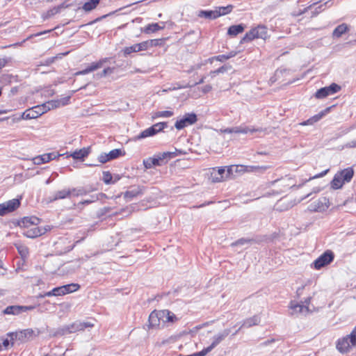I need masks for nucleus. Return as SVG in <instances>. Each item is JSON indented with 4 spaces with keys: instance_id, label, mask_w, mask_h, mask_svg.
Listing matches in <instances>:
<instances>
[{
    "instance_id": "c03bdc74",
    "label": "nucleus",
    "mask_w": 356,
    "mask_h": 356,
    "mask_svg": "<svg viewBox=\"0 0 356 356\" xmlns=\"http://www.w3.org/2000/svg\"><path fill=\"white\" fill-rule=\"evenodd\" d=\"M163 312V323H173L177 320L176 316L168 310H162Z\"/></svg>"
},
{
    "instance_id": "6e6d98bb",
    "label": "nucleus",
    "mask_w": 356,
    "mask_h": 356,
    "mask_svg": "<svg viewBox=\"0 0 356 356\" xmlns=\"http://www.w3.org/2000/svg\"><path fill=\"white\" fill-rule=\"evenodd\" d=\"M233 133L235 134H246L248 132L251 131L252 132L251 129H250L248 127H232Z\"/></svg>"
},
{
    "instance_id": "cd10ccee",
    "label": "nucleus",
    "mask_w": 356,
    "mask_h": 356,
    "mask_svg": "<svg viewBox=\"0 0 356 356\" xmlns=\"http://www.w3.org/2000/svg\"><path fill=\"white\" fill-rule=\"evenodd\" d=\"M245 25L243 24H238L232 25L228 28L227 35L231 37H234L244 31Z\"/></svg>"
},
{
    "instance_id": "423d86ee",
    "label": "nucleus",
    "mask_w": 356,
    "mask_h": 356,
    "mask_svg": "<svg viewBox=\"0 0 356 356\" xmlns=\"http://www.w3.org/2000/svg\"><path fill=\"white\" fill-rule=\"evenodd\" d=\"M261 38L264 41L267 38V28L264 25H259L252 28L250 31L247 32L241 38L240 44H244L251 42L254 39Z\"/></svg>"
},
{
    "instance_id": "f8f14e48",
    "label": "nucleus",
    "mask_w": 356,
    "mask_h": 356,
    "mask_svg": "<svg viewBox=\"0 0 356 356\" xmlns=\"http://www.w3.org/2000/svg\"><path fill=\"white\" fill-rule=\"evenodd\" d=\"M341 90V86L335 83H332L329 86L318 89L314 96L317 99H323L329 95H334Z\"/></svg>"
},
{
    "instance_id": "79ce46f5",
    "label": "nucleus",
    "mask_w": 356,
    "mask_h": 356,
    "mask_svg": "<svg viewBox=\"0 0 356 356\" xmlns=\"http://www.w3.org/2000/svg\"><path fill=\"white\" fill-rule=\"evenodd\" d=\"M231 69H232V66L230 65H229V64L224 65L215 70L211 71L210 76H211V78H214L218 74L225 73Z\"/></svg>"
},
{
    "instance_id": "393cba45",
    "label": "nucleus",
    "mask_w": 356,
    "mask_h": 356,
    "mask_svg": "<svg viewBox=\"0 0 356 356\" xmlns=\"http://www.w3.org/2000/svg\"><path fill=\"white\" fill-rule=\"evenodd\" d=\"M260 321V316L259 315H254L252 317L245 319L239 327V329L251 327L252 326L258 325Z\"/></svg>"
},
{
    "instance_id": "20e7f679",
    "label": "nucleus",
    "mask_w": 356,
    "mask_h": 356,
    "mask_svg": "<svg viewBox=\"0 0 356 356\" xmlns=\"http://www.w3.org/2000/svg\"><path fill=\"white\" fill-rule=\"evenodd\" d=\"M40 334V331L38 329L33 330L28 328L17 332H8L7 336L10 337L11 340H18L22 343H24L39 336Z\"/></svg>"
},
{
    "instance_id": "1a4fd4ad",
    "label": "nucleus",
    "mask_w": 356,
    "mask_h": 356,
    "mask_svg": "<svg viewBox=\"0 0 356 356\" xmlns=\"http://www.w3.org/2000/svg\"><path fill=\"white\" fill-rule=\"evenodd\" d=\"M197 120V115L194 112L186 113L181 118L177 120L175 127L177 130H181L188 126L195 124Z\"/></svg>"
},
{
    "instance_id": "4d7b16f0",
    "label": "nucleus",
    "mask_w": 356,
    "mask_h": 356,
    "mask_svg": "<svg viewBox=\"0 0 356 356\" xmlns=\"http://www.w3.org/2000/svg\"><path fill=\"white\" fill-rule=\"evenodd\" d=\"M35 108L40 110V111H42V114L47 113L49 110H51L50 106L49 105V101L46 103H44L41 105L35 106Z\"/></svg>"
},
{
    "instance_id": "bf43d9fd",
    "label": "nucleus",
    "mask_w": 356,
    "mask_h": 356,
    "mask_svg": "<svg viewBox=\"0 0 356 356\" xmlns=\"http://www.w3.org/2000/svg\"><path fill=\"white\" fill-rule=\"evenodd\" d=\"M327 3V2L325 3L324 4H321L318 7L315 8L314 10L312 11V17H315L321 13L325 9L323 7H325Z\"/></svg>"
},
{
    "instance_id": "9b49d317",
    "label": "nucleus",
    "mask_w": 356,
    "mask_h": 356,
    "mask_svg": "<svg viewBox=\"0 0 356 356\" xmlns=\"http://www.w3.org/2000/svg\"><path fill=\"white\" fill-rule=\"evenodd\" d=\"M125 154L124 150L121 149H114L108 153L103 152L100 154L97 159L100 163H106V162L116 159L121 156H124Z\"/></svg>"
},
{
    "instance_id": "c9c22d12",
    "label": "nucleus",
    "mask_w": 356,
    "mask_h": 356,
    "mask_svg": "<svg viewBox=\"0 0 356 356\" xmlns=\"http://www.w3.org/2000/svg\"><path fill=\"white\" fill-rule=\"evenodd\" d=\"M348 31V26L346 24H341L337 26L332 32L334 38H340L343 34Z\"/></svg>"
},
{
    "instance_id": "0eeeda50",
    "label": "nucleus",
    "mask_w": 356,
    "mask_h": 356,
    "mask_svg": "<svg viewBox=\"0 0 356 356\" xmlns=\"http://www.w3.org/2000/svg\"><path fill=\"white\" fill-rule=\"evenodd\" d=\"M355 346H356V337L352 332L350 334L338 339L336 342L337 350L342 354L350 352L351 348Z\"/></svg>"
},
{
    "instance_id": "338daca9",
    "label": "nucleus",
    "mask_w": 356,
    "mask_h": 356,
    "mask_svg": "<svg viewBox=\"0 0 356 356\" xmlns=\"http://www.w3.org/2000/svg\"><path fill=\"white\" fill-rule=\"evenodd\" d=\"M14 340H11L10 338L3 339L2 345L5 348H7L10 345L13 346Z\"/></svg>"
},
{
    "instance_id": "f03ea898",
    "label": "nucleus",
    "mask_w": 356,
    "mask_h": 356,
    "mask_svg": "<svg viewBox=\"0 0 356 356\" xmlns=\"http://www.w3.org/2000/svg\"><path fill=\"white\" fill-rule=\"evenodd\" d=\"M354 175V170L353 168H347L337 172L332 181L330 186L334 190L341 188L344 184L349 183Z\"/></svg>"
},
{
    "instance_id": "4c0bfd02",
    "label": "nucleus",
    "mask_w": 356,
    "mask_h": 356,
    "mask_svg": "<svg viewBox=\"0 0 356 356\" xmlns=\"http://www.w3.org/2000/svg\"><path fill=\"white\" fill-rule=\"evenodd\" d=\"M238 54L237 51H231L227 54H220L216 56L212 57L211 60H216L220 62H224L226 60L232 58L236 56Z\"/></svg>"
},
{
    "instance_id": "a878e982",
    "label": "nucleus",
    "mask_w": 356,
    "mask_h": 356,
    "mask_svg": "<svg viewBox=\"0 0 356 356\" xmlns=\"http://www.w3.org/2000/svg\"><path fill=\"white\" fill-rule=\"evenodd\" d=\"M226 167H219L217 170H213L211 174L213 182L222 181L225 178Z\"/></svg>"
},
{
    "instance_id": "f257e3e1",
    "label": "nucleus",
    "mask_w": 356,
    "mask_h": 356,
    "mask_svg": "<svg viewBox=\"0 0 356 356\" xmlns=\"http://www.w3.org/2000/svg\"><path fill=\"white\" fill-rule=\"evenodd\" d=\"M166 40L167 38H165L146 40L140 43L134 44L130 47H125L123 49V52L124 56H127L134 52L147 50L151 47H161L165 44Z\"/></svg>"
},
{
    "instance_id": "412c9836",
    "label": "nucleus",
    "mask_w": 356,
    "mask_h": 356,
    "mask_svg": "<svg viewBox=\"0 0 356 356\" xmlns=\"http://www.w3.org/2000/svg\"><path fill=\"white\" fill-rule=\"evenodd\" d=\"M42 115V111L35 109V106H33L29 109H26L22 113L19 119L22 120H32L35 119Z\"/></svg>"
},
{
    "instance_id": "58836bf2",
    "label": "nucleus",
    "mask_w": 356,
    "mask_h": 356,
    "mask_svg": "<svg viewBox=\"0 0 356 356\" xmlns=\"http://www.w3.org/2000/svg\"><path fill=\"white\" fill-rule=\"evenodd\" d=\"M198 17L209 19H217L216 10H202L198 13Z\"/></svg>"
},
{
    "instance_id": "09e8293b",
    "label": "nucleus",
    "mask_w": 356,
    "mask_h": 356,
    "mask_svg": "<svg viewBox=\"0 0 356 356\" xmlns=\"http://www.w3.org/2000/svg\"><path fill=\"white\" fill-rule=\"evenodd\" d=\"M168 124L167 122H161L152 125L156 134L163 131L164 129L168 127Z\"/></svg>"
},
{
    "instance_id": "774afa93",
    "label": "nucleus",
    "mask_w": 356,
    "mask_h": 356,
    "mask_svg": "<svg viewBox=\"0 0 356 356\" xmlns=\"http://www.w3.org/2000/svg\"><path fill=\"white\" fill-rule=\"evenodd\" d=\"M234 172L235 173H243L245 171V165H234Z\"/></svg>"
},
{
    "instance_id": "680f3d73",
    "label": "nucleus",
    "mask_w": 356,
    "mask_h": 356,
    "mask_svg": "<svg viewBox=\"0 0 356 356\" xmlns=\"http://www.w3.org/2000/svg\"><path fill=\"white\" fill-rule=\"evenodd\" d=\"M53 291L54 293V296H60L65 295L63 291V286L54 287L53 289Z\"/></svg>"
},
{
    "instance_id": "e2e57ef3",
    "label": "nucleus",
    "mask_w": 356,
    "mask_h": 356,
    "mask_svg": "<svg viewBox=\"0 0 356 356\" xmlns=\"http://www.w3.org/2000/svg\"><path fill=\"white\" fill-rule=\"evenodd\" d=\"M328 171H329V169H327V170H324V171L321 172V173H319V174H317V175H314V176H313V177H309L308 179H307V180H305V181H304V184H305V183H306V182H307V181H310V180H312V179H314L320 178V177H322L325 176V175L327 173V172H328Z\"/></svg>"
},
{
    "instance_id": "5701e85b",
    "label": "nucleus",
    "mask_w": 356,
    "mask_h": 356,
    "mask_svg": "<svg viewBox=\"0 0 356 356\" xmlns=\"http://www.w3.org/2000/svg\"><path fill=\"white\" fill-rule=\"evenodd\" d=\"M40 221V219L35 216H26L24 217L21 220L18 222V225L20 227L29 228V226L37 225Z\"/></svg>"
},
{
    "instance_id": "49530a36",
    "label": "nucleus",
    "mask_w": 356,
    "mask_h": 356,
    "mask_svg": "<svg viewBox=\"0 0 356 356\" xmlns=\"http://www.w3.org/2000/svg\"><path fill=\"white\" fill-rule=\"evenodd\" d=\"M67 328H68L67 325H65L61 327H59L52 334V336L58 337V336H63L67 334H70L69 329H67Z\"/></svg>"
},
{
    "instance_id": "a211bd4d",
    "label": "nucleus",
    "mask_w": 356,
    "mask_h": 356,
    "mask_svg": "<svg viewBox=\"0 0 356 356\" xmlns=\"http://www.w3.org/2000/svg\"><path fill=\"white\" fill-rule=\"evenodd\" d=\"M103 197H106V195L104 193H99L96 195H90L89 199L81 201V202H78L77 204H74V206L76 209H78L79 210H82L85 205L90 204L93 202H95L101 200Z\"/></svg>"
},
{
    "instance_id": "c756f323",
    "label": "nucleus",
    "mask_w": 356,
    "mask_h": 356,
    "mask_svg": "<svg viewBox=\"0 0 356 356\" xmlns=\"http://www.w3.org/2000/svg\"><path fill=\"white\" fill-rule=\"evenodd\" d=\"M267 170V166L266 165H245V172H253L256 175L264 174Z\"/></svg>"
},
{
    "instance_id": "b1692460",
    "label": "nucleus",
    "mask_w": 356,
    "mask_h": 356,
    "mask_svg": "<svg viewBox=\"0 0 356 356\" xmlns=\"http://www.w3.org/2000/svg\"><path fill=\"white\" fill-rule=\"evenodd\" d=\"M162 26H160L159 23H151L148 24L144 28L141 29V31L145 34H150L155 33L158 31L162 30L165 28V22H161Z\"/></svg>"
},
{
    "instance_id": "72a5a7b5",
    "label": "nucleus",
    "mask_w": 356,
    "mask_h": 356,
    "mask_svg": "<svg viewBox=\"0 0 356 356\" xmlns=\"http://www.w3.org/2000/svg\"><path fill=\"white\" fill-rule=\"evenodd\" d=\"M17 81V76L10 74H2L0 75V83L3 85H9L13 82Z\"/></svg>"
},
{
    "instance_id": "2f4dec72",
    "label": "nucleus",
    "mask_w": 356,
    "mask_h": 356,
    "mask_svg": "<svg viewBox=\"0 0 356 356\" xmlns=\"http://www.w3.org/2000/svg\"><path fill=\"white\" fill-rule=\"evenodd\" d=\"M23 234L30 238H34L41 236V232L40 231L39 227L35 225L29 227L26 230L23 232Z\"/></svg>"
},
{
    "instance_id": "e433bc0d",
    "label": "nucleus",
    "mask_w": 356,
    "mask_h": 356,
    "mask_svg": "<svg viewBox=\"0 0 356 356\" xmlns=\"http://www.w3.org/2000/svg\"><path fill=\"white\" fill-rule=\"evenodd\" d=\"M156 135L154 129L152 128V127H149L143 131H141L138 135L136 136V140H141L147 137H151Z\"/></svg>"
},
{
    "instance_id": "f3484780",
    "label": "nucleus",
    "mask_w": 356,
    "mask_h": 356,
    "mask_svg": "<svg viewBox=\"0 0 356 356\" xmlns=\"http://www.w3.org/2000/svg\"><path fill=\"white\" fill-rule=\"evenodd\" d=\"M60 156V154H57L56 152H50L42 155H38L34 157L33 159V161L35 165H41L43 163H48L50 161H52Z\"/></svg>"
},
{
    "instance_id": "39448f33",
    "label": "nucleus",
    "mask_w": 356,
    "mask_h": 356,
    "mask_svg": "<svg viewBox=\"0 0 356 356\" xmlns=\"http://www.w3.org/2000/svg\"><path fill=\"white\" fill-rule=\"evenodd\" d=\"M230 333L229 329H225L220 332L214 335L212 338L211 343L207 348H204L202 350L193 353V356H205L210 353L218 344H220Z\"/></svg>"
},
{
    "instance_id": "473e14b6",
    "label": "nucleus",
    "mask_w": 356,
    "mask_h": 356,
    "mask_svg": "<svg viewBox=\"0 0 356 356\" xmlns=\"http://www.w3.org/2000/svg\"><path fill=\"white\" fill-rule=\"evenodd\" d=\"M330 110V108H327L324 111H321L319 113L311 117L307 120L303 122L302 123V125H310L313 124L315 122H317L319 121L325 115V113Z\"/></svg>"
},
{
    "instance_id": "6ab92c4d",
    "label": "nucleus",
    "mask_w": 356,
    "mask_h": 356,
    "mask_svg": "<svg viewBox=\"0 0 356 356\" xmlns=\"http://www.w3.org/2000/svg\"><path fill=\"white\" fill-rule=\"evenodd\" d=\"M145 190V187L143 186H133L129 188V190H127L124 193V197L128 200L130 201L133 198L142 195L143 193V191Z\"/></svg>"
},
{
    "instance_id": "7c9ffc66",
    "label": "nucleus",
    "mask_w": 356,
    "mask_h": 356,
    "mask_svg": "<svg viewBox=\"0 0 356 356\" xmlns=\"http://www.w3.org/2000/svg\"><path fill=\"white\" fill-rule=\"evenodd\" d=\"M71 196V190L70 188L68 189H63L60 191H56L52 198L51 199V202L56 201L58 200H63L67 197H70Z\"/></svg>"
},
{
    "instance_id": "13d9d810",
    "label": "nucleus",
    "mask_w": 356,
    "mask_h": 356,
    "mask_svg": "<svg viewBox=\"0 0 356 356\" xmlns=\"http://www.w3.org/2000/svg\"><path fill=\"white\" fill-rule=\"evenodd\" d=\"M114 70H115V67H106L103 70L102 72L97 73V76L99 78L105 77L107 74L113 73L114 72Z\"/></svg>"
},
{
    "instance_id": "864d4df0",
    "label": "nucleus",
    "mask_w": 356,
    "mask_h": 356,
    "mask_svg": "<svg viewBox=\"0 0 356 356\" xmlns=\"http://www.w3.org/2000/svg\"><path fill=\"white\" fill-rule=\"evenodd\" d=\"M60 11L59 10V8L57 7V6H54L53 8H51V9H49L45 15L43 16V18L44 19H46L47 18H49L58 13H60Z\"/></svg>"
},
{
    "instance_id": "de8ad7c7",
    "label": "nucleus",
    "mask_w": 356,
    "mask_h": 356,
    "mask_svg": "<svg viewBox=\"0 0 356 356\" xmlns=\"http://www.w3.org/2000/svg\"><path fill=\"white\" fill-rule=\"evenodd\" d=\"M168 124L167 122H161L152 125L156 134L163 131L164 129L168 127Z\"/></svg>"
},
{
    "instance_id": "aec40b11",
    "label": "nucleus",
    "mask_w": 356,
    "mask_h": 356,
    "mask_svg": "<svg viewBox=\"0 0 356 356\" xmlns=\"http://www.w3.org/2000/svg\"><path fill=\"white\" fill-rule=\"evenodd\" d=\"M311 206L312 207V210L314 211H325L330 207V200L326 197H322L316 202H313Z\"/></svg>"
},
{
    "instance_id": "dca6fc26",
    "label": "nucleus",
    "mask_w": 356,
    "mask_h": 356,
    "mask_svg": "<svg viewBox=\"0 0 356 356\" xmlns=\"http://www.w3.org/2000/svg\"><path fill=\"white\" fill-rule=\"evenodd\" d=\"M70 333H75L78 331H83L86 328L92 327L94 324L91 322H82L76 321L71 324L67 325Z\"/></svg>"
},
{
    "instance_id": "69168bd1",
    "label": "nucleus",
    "mask_w": 356,
    "mask_h": 356,
    "mask_svg": "<svg viewBox=\"0 0 356 356\" xmlns=\"http://www.w3.org/2000/svg\"><path fill=\"white\" fill-rule=\"evenodd\" d=\"M234 165H229L226 169L225 178H228L234 175Z\"/></svg>"
},
{
    "instance_id": "7ed1b4c3",
    "label": "nucleus",
    "mask_w": 356,
    "mask_h": 356,
    "mask_svg": "<svg viewBox=\"0 0 356 356\" xmlns=\"http://www.w3.org/2000/svg\"><path fill=\"white\" fill-rule=\"evenodd\" d=\"M275 184H277L280 187L279 190L277 191L275 193L280 194L285 193L290 188L298 189L304 185V182L301 184L296 185L295 179L293 177L286 175L284 177H282L281 179H277L270 182L268 181V187L270 186H275Z\"/></svg>"
},
{
    "instance_id": "2eb2a0df",
    "label": "nucleus",
    "mask_w": 356,
    "mask_h": 356,
    "mask_svg": "<svg viewBox=\"0 0 356 356\" xmlns=\"http://www.w3.org/2000/svg\"><path fill=\"white\" fill-rule=\"evenodd\" d=\"M164 163L165 161L161 156V153L143 160V165L146 169H150L154 166H161Z\"/></svg>"
},
{
    "instance_id": "ea45409f",
    "label": "nucleus",
    "mask_w": 356,
    "mask_h": 356,
    "mask_svg": "<svg viewBox=\"0 0 356 356\" xmlns=\"http://www.w3.org/2000/svg\"><path fill=\"white\" fill-rule=\"evenodd\" d=\"M234 6L232 5H228L227 6L217 7L216 10L217 17L227 15L230 13L233 10Z\"/></svg>"
},
{
    "instance_id": "9d476101",
    "label": "nucleus",
    "mask_w": 356,
    "mask_h": 356,
    "mask_svg": "<svg viewBox=\"0 0 356 356\" xmlns=\"http://www.w3.org/2000/svg\"><path fill=\"white\" fill-rule=\"evenodd\" d=\"M22 196L8 200L0 204V216L16 211L21 204Z\"/></svg>"
},
{
    "instance_id": "bb28decb",
    "label": "nucleus",
    "mask_w": 356,
    "mask_h": 356,
    "mask_svg": "<svg viewBox=\"0 0 356 356\" xmlns=\"http://www.w3.org/2000/svg\"><path fill=\"white\" fill-rule=\"evenodd\" d=\"M186 152L182 149H178L175 148L174 152H164L161 153V156L163 158L165 163H166L169 160L174 159L178 156L185 155Z\"/></svg>"
},
{
    "instance_id": "8fccbe9b",
    "label": "nucleus",
    "mask_w": 356,
    "mask_h": 356,
    "mask_svg": "<svg viewBox=\"0 0 356 356\" xmlns=\"http://www.w3.org/2000/svg\"><path fill=\"white\" fill-rule=\"evenodd\" d=\"M102 180L106 184H113V177L109 171L103 172Z\"/></svg>"
},
{
    "instance_id": "4be33fe9",
    "label": "nucleus",
    "mask_w": 356,
    "mask_h": 356,
    "mask_svg": "<svg viewBox=\"0 0 356 356\" xmlns=\"http://www.w3.org/2000/svg\"><path fill=\"white\" fill-rule=\"evenodd\" d=\"M90 152V147H83L79 149H76L71 153L68 156H72L74 160H80L83 161Z\"/></svg>"
},
{
    "instance_id": "3c124183",
    "label": "nucleus",
    "mask_w": 356,
    "mask_h": 356,
    "mask_svg": "<svg viewBox=\"0 0 356 356\" xmlns=\"http://www.w3.org/2000/svg\"><path fill=\"white\" fill-rule=\"evenodd\" d=\"M174 114L173 111H158L154 113V115L153 116V118H170Z\"/></svg>"
},
{
    "instance_id": "a18cd8bd",
    "label": "nucleus",
    "mask_w": 356,
    "mask_h": 356,
    "mask_svg": "<svg viewBox=\"0 0 356 356\" xmlns=\"http://www.w3.org/2000/svg\"><path fill=\"white\" fill-rule=\"evenodd\" d=\"M290 308L295 313H302L303 309H305L306 311L309 310L308 306L307 305H302L298 303L293 304V302H291Z\"/></svg>"
},
{
    "instance_id": "f704fd0d",
    "label": "nucleus",
    "mask_w": 356,
    "mask_h": 356,
    "mask_svg": "<svg viewBox=\"0 0 356 356\" xmlns=\"http://www.w3.org/2000/svg\"><path fill=\"white\" fill-rule=\"evenodd\" d=\"M3 314L6 315H19L22 314L21 305H10L3 310Z\"/></svg>"
},
{
    "instance_id": "6e6552de",
    "label": "nucleus",
    "mask_w": 356,
    "mask_h": 356,
    "mask_svg": "<svg viewBox=\"0 0 356 356\" xmlns=\"http://www.w3.org/2000/svg\"><path fill=\"white\" fill-rule=\"evenodd\" d=\"M334 259V254L333 252L331 250H326L316 260H314L311 266L316 270H320L332 263Z\"/></svg>"
},
{
    "instance_id": "052dcab7",
    "label": "nucleus",
    "mask_w": 356,
    "mask_h": 356,
    "mask_svg": "<svg viewBox=\"0 0 356 356\" xmlns=\"http://www.w3.org/2000/svg\"><path fill=\"white\" fill-rule=\"evenodd\" d=\"M250 241L244 238H241L238 239L237 241L233 242L232 243V246H237V245H243L246 243H248Z\"/></svg>"
},
{
    "instance_id": "5fc2aeb1",
    "label": "nucleus",
    "mask_w": 356,
    "mask_h": 356,
    "mask_svg": "<svg viewBox=\"0 0 356 356\" xmlns=\"http://www.w3.org/2000/svg\"><path fill=\"white\" fill-rule=\"evenodd\" d=\"M112 210V208L110 207H104L103 208H101L97 211V217L99 218H103L104 216H106L108 212H110Z\"/></svg>"
},
{
    "instance_id": "37998d69",
    "label": "nucleus",
    "mask_w": 356,
    "mask_h": 356,
    "mask_svg": "<svg viewBox=\"0 0 356 356\" xmlns=\"http://www.w3.org/2000/svg\"><path fill=\"white\" fill-rule=\"evenodd\" d=\"M63 288L66 295L78 291L80 289V285L76 283H71L63 285Z\"/></svg>"
},
{
    "instance_id": "ddd939ff",
    "label": "nucleus",
    "mask_w": 356,
    "mask_h": 356,
    "mask_svg": "<svg viewBox=\"0 0 356 356\" xmlns=\"http://www.w3.org/2000/svg\"><path fill=\"white\" fill-rule=\"evenodd\" d=\"M108 60H109V58H102L97 62L90 63V65H88L85 69L75 72L74 75L79 76V75H85V74H89V73L102 67V65H104V63L108 62Z\"/></svg>"
},
{
    "instance_id": "0e129e2a",
    "label": "nucleus",
    "mask_w": 356,
    "mask_h": 356,
    "mask_svg": "<svg viewBox=\"0 0 356 356\" xmlns=\"http://www.w3.org/2000/svg\"><path fill=\"white\" fill-rule=\"evenodd\" d=\"M49 105L50 106L51 109H54L62 106L60 102V99L49 101Z\"/></svg>"
},
{
    "instance_id": "603ef678",
    "label": "nucleus",
    "mask_w": 356,
    "mask_h": 356,
    "mask_svg": "<svg viewBox=\"0 0 356 356\" xmlns=\"http://www.w3.org/2000/svg\"><path fill=\"white\" fill-rule=\"evenodd\" d=\"M18 253L20 254L22 258L26 259L28 257L29 252L27 247L24 245H19L17 247Z\"/></svg>"
},
{
    "instance_id": "c85d7f7f",
    "label": "nucleus",
    "mask_w": 356,
    "mask_h": 356,
    "mask_svg": "<svg viewBox=\"0 0 356 356\" xmlns=\"http://www.w3.org/2000/svg\"><path fill=\"white\" fill-rule=\"evenodd\" d=\"M71 196L79 197L88 195L89 193L92 191L93 188H88V187L79 186L76 188H72Z\"/></svg>"
},
{
    "instance_id": "a19ab883",
    "label": "nucleus",
    "mask_w": 356,
    "mask_h": 356,
    "mask_svg": "<svg viewBox=\"0 0 356 356\" xmlns=\"http://www.w3.org/2000/svg\"><path fill=\"white\" fill-rule=\"evenodd\" d=\"M100 0H88L83 3L82 9L86 12H90L94 10L99 3Z\"/></svg>"
},
{
    "instance_id": "4468645a",
    "label": "nucleus",
    "mask_w": 356,
    "mask_h": 356,
    "mask_svg": "<svg viewBox=\"0 0 356 356\" xmlns=\"http://www.w3.org/2000/svg\"><path fill=\"white\" fill-rule=\"evenodd\" d=\"M163 312L162 310L152 312L148 318L149 329L159 326L160 322L163 321Z\"/></svg>"
}]
</instances>
